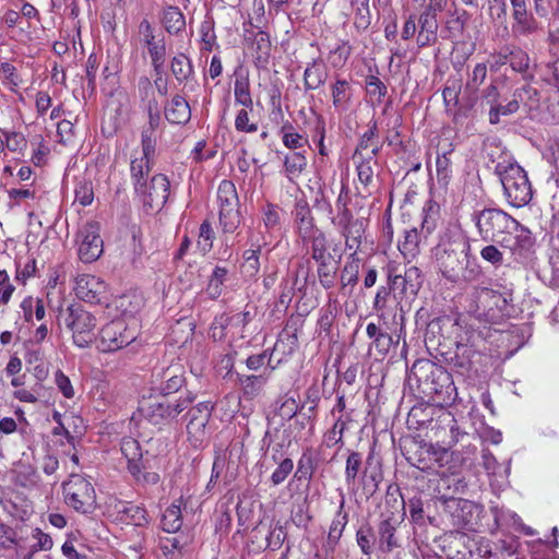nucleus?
<instances>
[{"instance_id":"nucleus-1","label":"nucleus","mask_w":559,"mask_h":559,"mask_svg":"<svg viewBox=\"0 0 559 559\" xmlns=\"http://www.w3.org/2000/svg\"><path fill=\"white\" fill-rule=\"evenodd\" d=\"M438 270L443 277L454 284L475 282L481 270L471 258V245L462 236L442 239L435 249Z\"/></svg>"},{"instance_id":"nucleus-2","label":"nucleus","mask_w":559,"mask_h":559,"mask_svg":"<svg viewBox=\"0 0 559 559\" xmlns=\"http://www.w3.org/2000/svg\"><path fill=\"white\" fill-rule=\"evenodd\" d=\"M194 400L195 395L191 391H186L176 399L159 395L158 397L143 401L140 411L151 424L166 425L188 409Z\"/></svg>"},{"instance_id":"nucleus-3","label":"nucleus","mask_w":559,"mask_h":559,"mask_svg":"<svg viewBox=\"0 0 559 559\" xmlns=\"http://www.w3.org/2000/svg\"><path fill=\"white\" fill-rule=\"evenodd\" d=\"M495 171L500 177L506 200L511 206L519 209L532 200V187L521 166L510 162L498 163Z\"/></svg>"},{"instance_id":"nucleus-4","label":"nucleus","mask_w":559,"mask_h":559,"mask_svg":"<svg viewBox=\"0 0 559 559\" xmlns=\"http://www.w3.org/2000/svg\"><path fill=\"white\" fill-rule=\"evenodd\" d=\"M507 300L497 290L488 287H473L465 297V311L480 323H492L500 318Z\"/></svg>"},{"instance_id":"nucleus-5","label":"nucleus","mask_w":559,"mask_h":559,"mask_svg":"<svg viewBox=\"0 0 559 559\" xmlns=\"http://www.w3.org/2000/svg\"><path fill=\"white\" fill-rule=\"evenodd\" d=\"M66 328L72 333L73 343L80 347H88L95 340L97 320L95 316L81 306H70L62 313Z\"/></svg>"},{"instance_id":"nucleus-6","label":"nucleus","mask_w":559,"mask_h":559,"mask_svg":"<svg viewBox=\"0 0 559 559\" xmlns=\"http://www.w3.org/2000/svg\"><path fill=\"white\" fill-rule=\"evenodd\" d=\"M513 219L507 212L495 207L483 209L472 214L479 236L486 241L498 242V239H502L509 227L514 226Z\"/></svg>"},{"instance_id":"nucleus-7","label":"nucleus","mask_w":559,"mask_h":559,"mask_svg":"<svg viewBox=\"0 0 559 559\" xmlns=\"http://www.w3.org/2000/svg\"><path fill=\"white\" fill-rule=\"evenodd\" d=\"M66 503L75 511L91 514L96 509V493L90 480L78 474H71L63 483Z\"/></svg>"},{"instance_id":"nucleus-8","label":"nucleus","mask_w":559,"mask_h":559,"mask_svg":"<svg viewBox=\"0 0 559 559\" xmlns=\"http://www.w3.org/2000/svg\"><path fill=\"white\" fill-rule=\"evenodd\" d=\"M136 338V331L122 319L114 320L104 325L99 332L97 348L103 353L121 349Z\"/></svg>"},{"instance_id":"nucleus-9","label":"nucleus","mask_w":559,"mask_h":559,"mask_svg":"<svg viewBox=\"0 0 559 559\" xmlns=\"http://www.w3.org/2000/svg\"><path fill=\"white\" fill-rule=\"evenodd\" d=\"M214 404L210 401L200 402L188 408L187 433L188 440L193 448L202 447L207 437L206 427L210 421Z\"/></svg>"},{"instance_id":"nucleus-10","label":"nucleus","mask_w":559,"mask_h":559,"mask_svg":"<svg viewBox=\"0 0 559 559\" xmlns=\"http://www.w3.org/2000/svg\"><path fill=\"white\" fill-rule=\"evenodd\" d=\"M13 483L31 492L49 495L53 488V481H45L36 466L20 461L12 471Z\"/></svg>"},{"instance_id":"nucleus-11","label":"nucleus","mask_w":559,"mask_h":559,"mask_svg":"<svg viewBox=\"0 0 559 559\" xmlns=\"http://www.w3.org/2000/svg\"><path fill=\"white\" fill-rule=\"evenodd\" d=\"M513 225L509 227L502 239H498V243L509 249L513 255L524 258L533 248L535 240L531 230L515 218Z\"/></svg>"},{"instance_id":"nucleus-12","label":"nucleus","mask_w":559,"mask_h":559,"mask_svg":"<svg viewBox=\"0 0 559 559\" xmlns=\"http://www.w3.org/2000/svg\"><path fill=\"white\" fill-rule=\"evenodd\" d=\"M79 258L84 263L96 261L103 253V239L100 227L96 222L85 224L79 234Z\"/></svg>"},{"instance_id":"nucleus-13","label":"nucleus","mask_w":559,"mask_h":559,"mask_svg":"<svg viewBox=\"0 0 559 559\" xmlns=\"http://www.w3.org/2000/svg\"><path fill=\"white\" fill-rule=\"evenodd\" d=\"M170 183L166 176L157 174L141 188L135 194L141 199L145 206L151 209H160L167 202L169 197Z\"/></svg>"},{"instance_id":"nucleus-14","label":"nucleus","mask_w":559,"mask_h":559,"mask_svg":"<svg viewBox=\"0 0 559 559\" xmlns=\"http://www.w3.org/2000/svg\"><path fill=\"white\" fill-rule=\"evenodd\" d=\"M74 292L85 302L99 304L106 296L107 285L95 275L81 274L75 278Z\"/></svg>"},{"instance_id":"nucleus-15","label":"nucleus","mask_w":559,"mask_h":559,"mask_svg":"<svg viewBox=\"0 0 559 559\" xmlns=\"http://www.w3.org/2000/svg\"><path fill=\"white\" fill-rule=\"evenodd\" d=\"M160 383L157 386L159 395L171 396L186 384L185 368L180 364L170 365L156 373Z\"/></svg>"},{"instance_id":"nucleus-16","label":"nucleus","mask_w":559,"mask_h":559,"mask_svg":"<svg viewBox=\"0 0 559 559\" xmlns=\"http://www.w3.org/2000/svg\"><path fill=\"white\" fill-rule=\"evenodd\" d=\"M192 539L180 533L176 535L159 536L158 547L166 559H180L188 550Z\"/></svg>"},{"instance_id":"nucleus-17","label":"nucleus","mask_w":559,"mask_h":559,"mask_svg":"<svg viewBox=\"0 0 559 559\" xmlns=\"http://www.w3.org/2000/svg\"><path fill=\"white\" fill-rule=\"evenodd\" d=\"M368 221L361 216L352 225V236L357 242V249L352 253V259L360 261L362 257H370L373 253V240L366 235Z\"/></svg>"},{"instance_id":"nucleus-18","label":"nucleus","mask_w":559,"mask_h":559,"mask_svg":"<svg viewBox=\"0 0 559 559\" xmlns=\"http://www.w3.org/2000/svg\"><path fill=\"white\" fill-rule=\"evenodd\" d=\"M418 23L420 27L417 36L418 46L425 47L435 43L437 40L438 23L436 13L432 11L431 7L426 8L420 14Z\"/></svg>"},{"instance_id":"nucleus-19","label":"nucleus","mask_w":559,"mask_h":559,"mask_svg":"<svg viewBox=\"0 0 559 559\" xmlns=\"http://www.w3.org/2000/svg\"><path fill=\"white\" fill-rule=\"evenodd\" d=\"M490 513L493 518V528H491L492 534L498 531L502 533H513L515 532L516 526H520L521 518L509 509H504L499 506H491Z\"/></svg>"},{"instance_id":"nucleus-20","label":"nucleus","mask_w":559,"mask_h":559,"mask_svg":"<svg viewBox=\"0 0 559 559\" xmlns=\"http://www.w3.org/2000/svg\"><path fill=\"white\" fill-rule=\"evenodd\" d=\"M512 35L515 38L530 37L539 31V24L528 10L512 12Z\"/></svg>"},{"instance_id":"nucleus-21","label":"nucleus","mask_w":559,"mask_h":559,"mask_svg":"<svg viewBox=\"0 0 559 559\" xmlns=\"http://www.w3.org/2000/svg\"><path fill=\"white\" fill-rule=\"evenodd\" d=\"M153 156L154 155H144L141 153L140 157H133L131 159L130 176L134 192L136 190H141V188L148 181Z\"/></svg>"},{"instance_id":"nucleus-22","label":"nucleus","mask_w":559,"mask_h":559,"mask_svg":"<svg viewBox=\"0 0 559 559\" xmlns=\"http://www.w3.org/2000/svg\"><path fill=\"white\" fill-rule=\"evenodd\" d=\"M296 228L302 242L306 243L307 239L313 238L314 235L321 230L314 225L311 211L306 205H298L295 209Z\"/></svg>"},{"instance_id":"nucleus-23","label":"nucleus","mask_w":559,"mask_h":559,"mask_svg":"<svg viewBox=\"0 0 559 559\" xmlns=\"http://www.w3.org/2000/svg\"><path fill=\"white\" fill-rule=\"evenodd\" d=\"M306 242L311 243V255L319 264H331V262L338 263L341 254L336 249H333V253L326 250V239L322 231L314 235L313 238L307 239Z\"/></svg>"},{"instance_id":"nucleus-24","label":"nucleus","mask_w":559,"mask_h":559,"mask_svg":"<svg viewBox=\"0 0 559 559\" xmlns=\"http://www.w3.org/2000/svg\"><path fill=\"white\" fill-rule=\"evenodd\" d=\"M165 117L170 123H187L191 118V109L188 102L180 95L174 96L165 108Z\"/></svg>"},{"instance_id":"nucleus-25","label":"nucleus","mask_w":559,"mask_h":559,"mask_svg":"<svg viewBox=\"0 0 559 559\" xmlns=\"http://www.w3.org/2000/svg\"><path fill=\"white\" fill-rule=\"evenodd\" d=\"M421 285L420 270L416 266H411L405 271V274L395 275L392 278V288L400 289L402 293L416 295Z\"/></svg>"},{"instance_id":"nucleus-26","label":"nucleus","mask_w":559,"mask_h":559,"mask_svg":"<svg viewBox=\"0 0 559 559\" xmlns=\"http://www.w3.org/2000/svg\"><path fill=\"white\" fill-rule=\"evenodd\" d=\"M183 506L182 497L174 500V502L165 510L162 516L163 530L168 534H176L182 526L181 507Z\"/></svg>"},{"instance_id":"nucleus-27","label":"nucleus","mask_w":559,"mask_h":559,"mask_svg":"<svg viewBox=\"0 0 559 559\" xmlns=\"http://www.w3.org/2000/svg\"><path fill=\"white\" fill-rule=\"evenodd\" d=\"M347 190L345 179H342V189L336 204V214L333 216L332 222L334 225L342 228L345 237V243H348L347 230L349 227V214L347 210Z\"/></svg>"},{"instance_id":"nucleus-28","label":"nucleus","mask_w":559,"mask_h":559,"mask_svg":"<svg viewBox=\"0 0 559 559\" xmlns=\"http://www.w3.org/2000/svg\"><path fill=\"white\" fill-rule=\"evenodd\" d=\"M163 24L169 34H179L186 28V19L178 7L169 5L164 10Z\"/></svg>"},{"instance_id":"nucleus-29","label":"nucleus","mask_w":559,"mask_h":559,"mask_svg":"<svg viewBox=\"0 0 559 559\" xmlns=\"http://www.w3.org/2000/svg\"><path fill=\"white\" fill-rule=\"evenodd\" d=\"M420 237L417 228L404 231L403 240L399 242V250L408 261L415 259L419 253Z\"/></svg>"},{"instance_id":"nucleus-30","label":"nucleus","mask_w":559,"mask_h":559,"mask_svg":"<svg viewBox=\"0 0 559 559\" xmlns=\"http://www.w3.org/2000/svg\"><path fill=\"white\" fill-rule=\"evenodd\" d=\"M219 210L239 207V199L235 185L230 180H223L217 189Z\"/></svg>"},{"instance_id":"nucleus-31","label":"nucleus","mask_w":559,"mask_h":559,"mask_svg":"<svg viewBox=\"0 0 559 559\" xmlns=\"http://www.w3.org/2000/svg\"><path fill=\"white\" fill-rule=\"evenodd\" d=\"M147 47L152 66L158 73L165 63L166 47L163 39H156L155 35L142 40Z\"/></svg>"},{"instance_id":"nucleus-32","label":"nucleus","mask_w":559,"mask_h":559,"mask_svg":"<svg viewBox=\"0 0 559 559\" xmlns=\"http://www.w3.org/2000/svg\"><path fill=\"white\" fill-rule=\"evenodd\" d=\"M523 93H527V91H515L513 99L504 106L497 103L492 104L489 110V122L491 124H497L500 121L501 116H509L516 112L520 108L519 98H522Z\"/></svg>"},{"instance_id":"nucleus-33","label":"nucleus","mask_w":559,"mask_h":559,"mask_svg":"<svg viewBox=\"0 0 559 559\" xmlns=\"http://www.w3.org/2000/svg\"><path fill=\"white\" fill-rule=\"evenodd\" d=\"M121 453L128 462V471H131L133 465H140L147 461V459L143 457V452L138 440L130 437L122 439Z\"/></svg>"},{"instance_id":"nucleus-34","label":"nucleus","mask_w":559,"mask_h":559,"mask_svg":"<svg viewBox=\"0 0 559 559\" xmlns=\"http://www.w3.org/2000/svg\"><path fill=\"white\" fill-rule=\"evenodd\" d=\"M148 460L140 465H133L129 473L132 475L136 485L142 487L155 486L159 483L160 476L157 472L148 471Z\"/></svg>"},{"instance_id":"nucleus-35","label":"nucleus","mask_w":559,"mask_h":559,"mask_svg":"<svg viewBox=\"0 0 559 559\" xmlns=\"http://www.w3.org/2000/svg\"><path fill=\"white\" fill-rule=\"evenodd\" d=\"M170 68L179 83L188 82L194 73L190 59L183 53H179L173 58Z\"/></svg>"},{"instance_id":"nucleus-36","label":"nucleus","mask_w":559,"mask_h":559,"mask_svg":"<svg viewBox=\"0 0 559 559\" xmlns=\"http://www.w3.org/2000/svg\"><path fill=\"white\" fill-rule=\"evenodd\" d=\"M242 217L239 207L219 210V225L223 233L233 234L240 226Z\"/></svg>"},{"instance_id":"nucleus-37","label":"nucleus","mask_w":559,"mask_h":559,"mask_svg":"<svg viewBox=\"0 0 559 559\" xmlns=\"http://www.w3.org/2000/svg\"><path fill=\"white\" fill-rule=\"evenodd\" d=\"M228 270L224 266L216 265L210 277L206 294L212 299L218 298L223 293V286L227 278Z\"/></svg>"},{"instance_id":"nucleus-38","label":"nucleus","mask_w":559,"mask_h":559,"mask_svg":"<svg viewBox=\"0 0 559 559\" xmlns=\"http://www.w3.org/2000/svg\"><path fill=\"white\" fill-rule=\"evenodd\" d=\"M254 58L258 62H267L271 55V40L266 32L259 31L253 36Z\"/></svg>"},{"instance_id":"nucleus-39","label":"nucleus","mask_w":559,"mask_h":559,"mask_svg":"<svg viewBox=\"0 0 559 559\" xmlns=\"http://www.w3.org/2000/svg\"><path fill=\"white\" fill-rule=\"evenodd\" d=\"M262 223L265 229V233L272 237L273 234L280 229L281 225V211L280 209L271 203H267L262 209Z\"/></svg>"},{"instance_id":"nucleus-40","label":"nucleus","mask_w":559,"mask_h":559,"mask_svg":"<svg viewBox=\"0 0 559 559\" xmlns=\"http://www.w3.org/2000/svg\"><path fill=\"white\" fill-rule=\"evenodd\" d=\"M348 421H349L348 415L342 414L341 416H338L336 418L332 429L330 431H328L324 437V442L329 448L335 447L338 443H341L342 445L344 444L343 435L347 428Z\"/></svg>"},{"instance_id":"nucleus-41","label":"nucleus","mask_w":559,"mask_h":559,"mask_svg":"<svg viewBox=\"0 0 559 559\" xmlns=\"http://www.w3.org/2000/svg\"><path fill=\"white\" fill-rule=\"evenodd\" d=\"M325 80V71L321 63L313 62L306 68L304 73L305 86L307 90L318 88Z\"/></svg>"},{"instance_id":"nucleus-42","label":"nucleus","mask_w":559,"mask_h":559,"mask_svg":"<svg viewBox=\"0 0 559 559\" xmlns=\"http://www.w3.org/2000/svg\"><path fill=\"white\" fill-rule=\"evenodd\" d=\"M333 105L340 111L347 110L349 100V84L346 80H337L332 88Z\"/></svg>"},{"instance_id":"nucleus-43","label":"nucleus","mask_w":559,"mask_h":559,"mask_svg":"<svg viewBox=\"0 0 559 559\" xmlns=\"http://www.w3.org/2000/svg\"><path fill=\"white\" fill-rule=\"evenodd\" d=\"M235 102L252 110L253 102L250 94V83L247 78H237L235 81Z\"/></svg>"},{"instance_id":"nucleus-44","label":"nucleus","mask_w":559,"mask_h":559,"mask_svg":"<svg viewBox=\"0 0 559 559\" xmlns=\"http://www.w3.org/2000/svg\"><path fill=\"white\" fill-rule=\"evenodd\" d=\"M436 371H438L440 376H444V373L440 369L436 368V366L429 360H418L411 368L409 379L415 378L417 382L427 381L428 376H435ZM445 378H448L447 374Z\"/></svg>"},{"instance_id":"nucleus-45","label":"nucleus","mask_w":559,"mask_h":559,"mask_svg":"<svg viewBox=\"0 0 559 559\" xmlns=\"http://www.w3.org/2000/svg\"><path fill=\"white\" fill-rule=\"evenodd\" d=\"M284 166L289 178L298 177L307 166V158L301 152H293L286 155Z\"/></svg>"},{"instance_id":"nucleus-46","label":"nucleus","mask_w":559,"mask_h":559,"mask_svg":"<svg viewBox=\"0 0 559 559\" xmlns=\"http://www.w3.org/2000/svg\"><path fill=\"white\" fill-rule=\"evenodd\" d=\"M215 234L210 222L204 221L199 228V237L197 246L199 251L204 255L213 248Z\"/></svg>"},{"instance_id":"nucleus-47","label":"nucleus","mask_w":559,"mask_h":559,"mask_svg":"<svg viewBox=\"0 0 559 559\" xmlns=\"http://www.w3.org/2000/svg\"><path fill=\"white\" fill-rule=\"evenodd\" d=\"M283 144L290 150H296L305 146L308 143L307 138L294 131V127L290 123H285L281 128Z\"/></svg>"},{"instance_id":"nucleus-48","label":"nucleus","mask_w":559,"mask_h":559,"mask_svg":"<svg viewBox=\"0 0 559 559\" xmlns=\"http://www.w3.org/2000/svg\"><path fill=\"white\" fill-rule=\"evenodd\" d=\"M259 250H246L243 252V262L241 264V273L245 277L253 278L260 271Z\"/></svg>"},{"instance_id":"nucleus-49","label":"nucleus","mask_w":559,"mask_h":559,"mask_svg":"<svg viewBox=\"0 0 559 559\" xmlns=\"http://www.w3.org/2000/svg\"><path fill=\"white\" fill-rule=\"evenodd\" d=\"M121 513L124 516V520L134 526H143L147 524V514L146 510L136 504H128L122 510Z\"/></svg>"},{"instance_id":"nucleus-50","label":"nucleus","mask_w":559,"mask_h":559,"mask_svg":"<svg viewBox=\"0 0 559 559\" xmlns=\"http://www.w3.org/2000/svg\"><path fill=\"white\" fill-rule=\"evenodd\" d=\"M240 381L245 395L252 399L260 393L266 379L262 376H246Z\"/></svg>"},{"instance_id":"nucleus-51","label":"nucleus","mask_w":559,"mask_h":559,"mask_svg":"<svg viewBox=\"0 0 559 559\" xmlns=\"http://www.w3.org/2000/svg\"><path fill=\"white\" fill-rule=\"evenodd\" d=\"M40 469L45 474V481H53V486L58 483L59 476L57 472L59 469V461L56 456L47 454L43 457L40 463Z\"/></svg>"},{"instance_id":"nucleus-52","label":"nucleus","mask_w":559,"mask_h":559,"mask_svg":"<svg viewBox=\"0 0 559 559\" xmlns=\"http://www.w3.org/2000/svg\"><path fill=\"white\" fill-rule=\"evenodd\" d=\"M292 439L285 431L282 435H276L271 443L272 460L278 462L283 460L285 451L290 447Z\"/></svg>"},{"instance_id":"nucleus-53","label":"nucleus","mask_w":559,"mask_h":559,"mask_svg":"<svg viewBox=\"0 0 559 559\" xmlns=\"http://www.w3.org/2000/svg\"><path fill=\"white\" fill-rule=\"evenodd\" d=\"M355 4L357 5L355 26L358 29H366L371 20L369 0H355Z\"/></svg>"},{"instance_id":"nucleus-54","label":"nucleus","mask_w":559,"mask_h":559,"mask_svg":"<svg viewBox=\"0 0 559 559\" xmlns=\"http://www.w3.org/2000/svg\"><path fill=\"white\" fill-rule=\"evenodd\" d=\"M278 466L271 475V481L274 486H277L288 477L294 468V463L290 459L286 457L278 461Z\"/></svg>"},{"instance_id":"nucleus-55","label":"nucleus","mask_w":559,"mask_h":559,"mask_svg":"<svg viewBox=\"0 0 559 559\" xmlns=\"http://www.w3.org/2000/svg\"><path fill=\"white\" fill-rule=\"evenodd\" d=\"M248 109L243 107L236 115L235 128L238 132L253 133L258 130V124L250 122Z\"/></svg>"},{"instance_id":"nucleus-56","label":"nucleus","mask_w":559,"mask_h":559,"mask_svg":"<svg viewBox=\"0 0 559 559\" xmlns=\"http://www.w3.org/2000/svg\"><path fill=\"white\" fill-rule=\"evenodd\" d=\"M356 540L361 551L369 555L374 545V535L370 527H361L357 531Z\"/></svg>"},{"instance_id":"nucleus-57","label":"nucleus","mask_w":559,"mask_h":559,"mask_svg":"<svg viewBox=\"0 0 559 559\" xmlns=\"http://www.w3.org/2000/svg\"><path fill=\"white\" fill-rule=\"evenodd\" d=\"M75 200L83 206L90 205L94 200V192L91 182L80 181L75 186Z\"/></svg>"},{"instance_id":"nucleus-58","label":"nucleus","mask_w":559,"mask_h":559,"mask_svg":"<svg viewBox=\"0 0 559 559\" xmlns=\"http://www.w3.org/2000/svg\"><path fill=\"white\" fill-rule=\"evenodd\" d=\"M155 129L144 127L141 133V146L144 155H154L156 150Z\"/></svg>"},{"instance_id":"nucleus-59","label":"nucleus","mask_w":559,"mask_h":559,"mask_svg":"<svg viewBox=\"0 0 559 559\" xmlns=\"http://www.w3.org/2000/svg\"><path fill=\"white\" fill-rule=\"evenodd\" d=\"M518 548L519 542L513 537L499 539L496 544L497 554H499L502 559L512 558L516 554Z\"/></svg>"},{"instance_id":"nucleus-60","label":"nucleus","mask_w":559,"mask_h":559,"mask_svg":"<svg viewBox=\"0 0 559 559\" xmlns=\"http://www.w3.org/2000/svg\"><path fill=\"white\" fill-rule=\"evenodd\" d=\"M17 545V534L15 530L0 522V547L4 549L13 548Z\"/></svg>"},{"instance_id":"nucleus-61","label":"nucleus","mask_w":559,"mask_h":559,"mask_svg":"<svg viewBox=\"0 0 559 559\" xmlns=\"http://www.w3.org/2000/svg\"><path fill=\"white\" fill-rule=\"evenodd\" d=\"M395 527L391 524L389 520H384L380 523L379 534L380 542L382 544H386L388 550H391L393 547H396L397 544L394 539Z\"/></svg>"},{"instance_id":"nucleus-62","label":"nucleus","mask_w":559,"mask_h":559,"mask_svg":"<svg viewBox=\"0 0 559 559\" xmlns=\"http://www.w3.org/2000/svg\"><path fill=\"white\" fill-rule=\"evenodd\" d=\"M55 383L58 390L66 399H73L75 395L74 388L69 379L61 370L55 372Z\"/></svg>"},{"instance_id":"nucleus-63","label":"nucleus","mask_w":559,"mask_h":559,"mask_svg":"<svg viewBox=\"0 0 559 559\" xmlns=\"http://www.w3.org/2000/svg\"><path fill=\"white\" fill-rule=\"evenodd\" d=\"M366 90H367V93L371 97H376V99L378 102H380L381 98L386 93V86L380 81L379 78H377L374 75H370V76L367 78V80H366Z\"/></svg>"},{"instance_id":"nucleus-64","label":"nucleus","mask_w":559,"mask_h":559,"mask_svg":"<svg viewBox=\"0 0 559 559\" xmlns=\"http://www.w3.org/2000/svg\"><path fill=\"white\" fill-rule=\"evenodd\" d=\"M510 66L516 72H524L528 69L530 66V57L528 55L521 50L516 49L511 51L510 53Z\"/></svg>"}]
</instances>
